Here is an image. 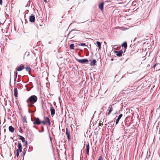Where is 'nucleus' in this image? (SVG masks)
<instances>
[{
  "label": "nucleus",
  "instance_id": "40",
  "mask_svg": "<svg viewBox=\"0 0 160 160\" xmlns=\"http://www.w3.org/2000/svg\"><path fill=\"white\" fill-rule=\"evenodd\" d=\"M33 127L37 128L34 125L33 126Z\"/></svg>",
  "mask_w": 160,
  "mask_h": 160
},
{
  "label": "nucleus",
  "instance_id": "26",
  "mask_svg": "<svg viewBox=\"0 0 160 160\" xmlns=\"http://www.w3.org/2000/svg\"><path fill=\"white\" fill-rule=\"evenodd\" d=\"M26 70L27 71H28L29 72L31 70V69L29 67H27L26 68Z\"/></svg>",
  "mask_w": 160,
  "mask_h": 160
},
{
  "label": "nucleus",
  "instance_id": "43",
  "mask_svg": "<svg viewBox=\"0 0 160 160\" xmlns=\"http://www.w3.org/2000/svg\"><path fill=\"white\" fill-rule=\"evenodd\" d=\"M149 66V64H148L147 66V67H148Z\"/></svg>",
  "mask_w": 160,
  "mask_h": 160
},
{
  "label": "nucleus",
  "instance_id": "12",
  "mask_svg": "<svg viewBox=\"0 0 160 160\" xmlns=\"http://www.w3.org/2000/svg\"><path fill=\"white\" fill-rule=\"evenodd\" d=\"M14 94L15 97H18V90L17 88H15L14 89Z\"/></svg>",
  "mask_w": 160,
  "mask_h": 160
},
{
  "label": "nucleus",
  "instance_id": "13",
  "mask_svg": "<svg viewBox=\"0 0 160 160\" xmlns=\"http://www.w3.org/2000/svg\"><path fill=\"white\" fill-rule=\"evenodd\" d=\"M103 5H104L103 2L101 3L99 5V8L100 9L101 11L103 10Z\"/></svg>",
  "mask_w": 160,
  "mask_h": 160
},
{
  "label": "nucleus",
  "instance_id": "1",
  "mask_svg": "<svg viewBox=\"0 0 160 160\" xmlns=\"http://www.w3.org/2000/svg\"><path fill=\"white\" fill-rule=\"evenodd\" d=\"M38 98L35 95L31 96L26 101L28 104L27 107H33L34 106L33 104L36 102Z\"/></svg>",
  "mask_w": 160,
  "mask_h": 160
},
{
  "label": "nucleus",
  "instance_id": "41",
  "mask_svg": "<svg viewBox=\"0 0 160 160\" xmlns=\"http://www.w3.org/2000/svg\"><path fill=\"white\" fill-rule=\"evenodd\" d=\"M113 59H113V58H112V59H111V61H113Z\"/></svg>",
  "mask_w": 160,
  "mask_h": 160
},
{
  "label": "nucleus",
  "instance_id": "42",
  "mask_svg": "<svg viewBox=\"0 0 160 160\" xmlns=\"http://www.w3.org/2000/svg\"><path fill=\"white\" fill-rule=\"evenodd\" d=\"M20 128L21 131H22V129H21V128Z\"/></svg>",
  "mask_w": 160,
  "mask_h": 160
},
{
  "label": "nucleus",
  "instance_id": "39",
  "mask_svg": "<svg viewBox=\"0 0 160 160\" xmlns=\"http://www.w3.org/2000/svg\"><path fill=\"white\" fill-rule=\"evenodd\" d=\"M45 2H47V0H43Z\"/></svg>",
  "mask_w": 160,
  "mask_h": 160
},
{
  "label": "nucleus",
  "instance_id": "24",
  "mask_svg": "<svg viewBox=\"0 0 160 160\" xmlns=\"http://www.w3.org/2000/svg\"><path fill=\"white\" fill-rule=\"evenodd\" d=\"M78 45H79L81 46H87V45H86L85 43H80L79 44H78Z\"/></svg>",
  "mask_w": 160,
  "mask_h": 160
},
{
  "label": "nucleus",
  "instance_id": "14",
  "mask_svg": "<svg viewBox=\"0 0 160 160\" xmlns=\"http://www.w3.org/2000/svg\"><path fill=\"white\" fill-rule=\"evenodd\" d=\"M45 119L46 122H47L48 125L50 126L51 125V122L49 118L48 117H46Z\"/></svg>",
  "mask_w": 160,
  "mask_h": 160
},
{
  "label": "nucleus",
  "instance_id": "22",
  "mask_svg": "<svg viewBox=\"0 0 160 160\" xmlns=\"http://www.w3.org/2000/svg\"><path fill=\"white\" fill-rule=\"evenodd\" d=\"M23 122H26V123H27V117H26V116H24V117H23Z\"/></svg>",
  "mask_w": 160,
  "mask_h": 160
},
{
  "label": "nucleus",
  "instance_id": "16",
  "mask_svg": "<svg viewBox=\"0 0 160 160\" xmlns=\"http://www.w3.org/2000/svg\"><path fill=\"white\" fill-rule=\"evenodd\" d=\"M8 129L10 132H13L14 131V128L11 126H10L8 128Z\"/></svg>",
  "mask_w": 160,
  "mask_h": 160
},
{
  "label": "nucleus",
  "instance_id": "10",
  "mask_svg": "<svg viewBox=\"0 0 160 160\" xmlns=\"http://www.w3.org/2000/svg\"><path fill=\"white\" fill-rule=\"evenodd\" d=\"M96 61L95 59H93L91 62L90 63V65L91 66H94L96 65Z\"/></svg>",
  "mask_w": 160,
  "mask_h": 160
},
{
  "label": "nucleus",
  "instance_id": "38",
  "mask_svg": "<svg viewBox=\"0 0 160 160\" xmlns=\"http://www.w3.org/2000/svg\"><path fill=\"white\" fill-rule=\"evenodd\" d=\"M89 151H86V153H87V154L88 155H89Z\"/></svg>",
  "mask_w": 160,
  "mask_h": 160
},
{
  "label": "nucleus",
  "instance_id": "35",
  "mask_svg": "<svg viewBox=\"0 0 160 160\" xmlns=\"http://www.w3.org/2000/svg\"><path fill=\"white\" fill-rule=\"evenodd\" d=\"M2 0H0V4L1 5H2Z\"/></svg>",
  "mask_w": 160,
  "mask_h": 160
},
{
  "label": "nucleus",
  "instance_id": "19",
  "mask_svg": "<svg viewBox=\"0 0 160 160\" xmlns=\"http://www.w3.org/2000/svg\"><path fill=\"white\" fill-rule=\"evenodd\" d=\"M122 46L125 49L127 47V43L126 42H124L122 44Z\"/></svg>",
  "mask_w": 160,
  "mask_h": 160
},
{
  "label": "nucleus",
  "instance_id": "31",
  "mask_svg": "<svg viewBox=\"0 0 160 160\" xmlns=\"http://www.w3.org/2000/svg\"><path fill=\"white\" fill-rule=\"evenodd\" d=\"M137 3V2H132V5H136V3Z\"/></svg>",
  "mask_w": 160,
  "mask_h": 160
},
{
  "label": "nucleus",
  "instance_id": "30",
  "mask_svg": "<svg viewBox=\"0 0 160 160\" xmlns=\"http://www.w3.org/2000/svg\"><path fill=\"white\" fill-rule=\"evenodd\" d=\"M98 160H103L102 156H100L99 157Z\"/></svg>",
  "mask_w": 160,
  "mask_h": 160
},
{
  "label": "nucleus",
  "instance_id": "20",
  "mask_svg": "<svg viewBox=\"0 0 160 160\" xmlns=\"http://www.w3.org/2000/svg\"><path fill=\"white\" fill-rule=\"evenodd\" d=\"M18 149L22 148V146L21 143H19V142H18Z\"/></svg>",
  "mask_w": 160,
  "mask_h": 160
},
{
  "label": "nucleus",
  "instance_id": "47",
  "mask_svg": "<svg viewBox=\"0 0 160 160\" xmlns=\"http://www.w3.org/2000/svg\"><path fill=\"white\" fill-rule=\"evenodd\" d=\"M78 50V49H76V50Z\"/></svg>",
  "mask_w": 160,
  "mask_h": 160
},
{
  "label": "nucleus",
  "instance_id": "29",
  "mask_svg": "<svg viewBox=\"0 0 160 160\" xmlns=\"http://www.w3.org/2000/svg\"><path fill=\"white\" fill-rule=\"evenodd\" d=\"M156 68L157 69V70H160V65H158L157 66Z\"/></svg>",
  "mask_w": 160,
  "mask_h": 160
},
{
  "label": "nucleus",
  "instance_id": "3",
  "mask_svg": "<svg viewBox=\"0 0 160 160\" xmlns=\"http://www.w3.org/2000/svg\"><path fill=\"white\" fill-rule=\"evenodd\" d=\"M76 60L78 62L81 63L82 64L83 63H88V60L87 59H76Z\"/></svg>",
  "mask_w": 160,
  "mask_h": 160
},
{
  "label": "nucleus",
  "instance_id": "46",
  "mask_svg": "<svg viewBox=\"0 0 160 160\" xmlns=\"http://www.w3.org/2000/svg\"><path fill=\"white\" fill-rule=\"evenodd\" d=\"M11 82V80H10V83Z\"/></svg>",
  "mask_w": 160,
  "mask_h": 160
},
{
  "label": "nucleus",
  "instance_id": "17",
  "mask_svg": "<svg viewBox=\"0 0 160 160\" xmlns=\"http://www.w3.org/2000/svg\"><path fill=\"white\" fill-rule=\"evenodd\" d=\"M96 44H97V46L98 48L100 50L101 48V42L99 41H97Z\"/></svg>",
  "mask_w": 160,
  "mask_h": 160
},
{
  "label": "nucleus",
  "instance_id": "37",
  "mask_svg": "<svg viewBox=\"0 0 160 160\" xmlns=\"http://www.w3.org/2000/svg\"><path fill=\"white\" fill-rule=\"evenodd\" d=\"M103 124L102 123H101L100 122H99L98 124L99 126H101Z\"/></svg>",
  "mask_w": 160,
  "mask_h": 160
},
{
  "label": "nucleus",
  "instance_id": "2",
  "mask_svg": "<svg viewBox=\"0 0 160 160\" xmlns=\"http://www.w3.org/2000/svg\"><path fill=\"white\" fill-rule=\"evenodd\" d=\"M71 132L70 130L68 128H66V134L68 138V139L69 140H70L71 139Z\"/></svg>",
  "mask_w": 160,
  "mask_h": 160
},
{
  "label": "nucleus",
  "instance_id": "32",
  "mask_svg": "<svg viewBox=\"0 0 160 160\" xmlns=\"http://www.w3.org/2000/svg\"><path fill=\"white\" fill-rule=\"evenodd\" d=\"M22 148L18 149L17 150H18V152H22Z\"/></svg>",
  "mask_w": 160,
  "mask_h": 160
},
{
  "label": "nucleus",
  "instance_id": "44",
  "mask_svg": "<svg viewBox=\"0 0 160 160\" xmlns=\"http://www.w3.org/2000/svg\"><path fill=\"white\" fill-rule=\"evenodd\" d=\"M70 33L68 34V36H69V34H70Z\"/></svg>",
  "mask_w": 160,
  "mask_h": 160
},
{
  "label": "nucleus",
  "instance_id": "18",
  "mask_svg": "<svg viewBox=\"0 0 160 160\" xmlns=\"http://www.w3.org/2000/svg\"><path fill=\"white\" fill-rule=\"evenodd\" d=\"M22 158H23V160L24 159V157L26 153V148H24L23 149V151H22Z\"/></svg>",
  "mask_w": 160,
  "mask_h": 160
},
{
  "label": "nucleus",
  "instance_id": "7",
  "mask_svg": "<svg viewBox=\"0 0 160 160\" xmlns=\"http://www.w3.org/2000/svg\"><path fill=\"white\" fill-rule=\"evenodd\" d=\"M19 137L20 139L22 140V142H24V144L25 145H27L28 142L27 141H25V139L21 135H19Z\"/></svg>",
  "mask_w": 160,
  "mask_h": 160
},
{
  "label": "nucleus",
  "instance_id": "45",
  "mask_svg": "<svg viewBox=\"0 0 160 160\" xmlns=\"http://www.w3.org/2000/svg\"><path fill=\"white\" fill-rule=\"evenodd\" d=\"M159 108H160V105H159Z\"/></svg>",
  "mask_w": 160,
  "mask_h": 160
},
{
  "label": "nucleus",
  "instance_id": "34",
  "mask_svg": "<svg viewBox=\"0 0 160 160\" xmlns=\"http://www.w3.org/2000/svg\"><path fill=\"white\" fill-rule=\"evenodd\" d=\"M115 121H112L109 122H108V123H112L114 122Z\"/></svg>",
  "mask_w": 160,
  "mask_h": 160
},
{
  "label": "nucleus",
  "instance_id": "11",
  "mask_svg": "<svg viewBox=\"0 0 160 160\" xmlns=\"http://www.w3.org/2000/svg\"><path fill=\"white\" fill-rule=\"evenodd\" d=\"M122 114H120L118 116L116 122V125H117L120 119H121V118L122 117Z\"/></svg>",
  "mask_w": 160,
  "mask_h": 160
},
{
  "label": "nucleus",
  "instance_id": "5",
  "mask_svg": "<svg viewBox=\"0 0 160 160\" xmlns=\"http://www.w3.org/2000/svg\"><path fill=\"white\" fill-rule=\"evenodd\" d=\"M35 17L34 15L32 14L31 15L29 18V20L31 22H34L35 21Z\"/></svg>",
  "mask_w": 160,
  "mask_h": 160
},
{
  "label": "nucleus",
  "instance_id": "4",
  "mask_svg": "<svg viewBox=\"0 0 160 160\" xmlns=\"http://www.w3.org/2000/svg\"><path fill=\"white\" fill-rule=\"evenodd\" d=\"M41 122L39 119L38 118H35L33 123L34 125H40L41 124Z\"/></svg>",
  "mask_w": 160,
  "mask_h": 160
},
{
  "label": "nucleus",
  "instance_id": "8",
  "mask_svg": "<svg viewBox=\"0 0 160 160\" xmlns=\"http://www.w3.org/2000/svg\"><path fill=\"white\" fill-rule=\"evenodd\" d=\"M24 66L22 64H21L19 66L17 67L16 68V69L18 71H20L24 69Z\"/></svg>",
  "mask_w": 160,
  "mask_h": 160
},
{
  "label": "nucleus",
  "instance_id": "25",
  "mask_svg": "<svg viewBox=\"0 0 160 160\" xmlns=\"http://www.w3.org/2000/svg\"><path fill=\"white\" fill-rule=\"evenodd\" d=\"M89 143H88V144L86 146V151H89Z\"/></svg>",
  "mask_w": 160,
  "mask_h": 160
},
{
  "label": "nucleus",
  "instance_id": "21",
  "mask_svg": "<svg viewBox=\"0 0 160 160\" xmlns=\"http://www.w3.org/2000/svg\"><path fill=\"white\" fill-rule=\"evenodd\" d=\"M74 44H71L70 45V48L71 49H73L74 48Z\"/></svg>",
  "mask_w": 160,
  "mask_h": 160
},
{
  "label": "nucleus",
  "instance_id": "9",
  "mask_svg": "<svg viewBox=\"0 0 160 160\" xmlns=\"http://www.w3.org/2000/svg\"><path fill=\"white\" fill-rule=\"evenodd\" d=\"M116 53H117L116 55L118 57H120L122 56L123 52L122 50H120L118 51H115Z\"/></svg>",
  "mask_w": 160,
  "mask_h": 160
},
{
  "label": "nucleus",
  "instance_id": "36",
  "mask_svg": "<svg viewBox=\"0 0 160 160\" xmlns=\"http://www.w3.org/2000/svg\"><path fill=\"white\" fill-rule=\"evenodd\" d=\"M41 122L44 124L45 125L46 124V122L44 121H43Z\"/></svg>",
  "mask_w": 160,
  "mask_h": 160
},
{
  "label": "nucleus",
  "instance_id": "23",
  "mask_svg": "<svg viewBox=\"0 0 160 160\" xmlns=\"http://www.w3.org/2000/svg\"><path fill=\"white\" fill-rule=\"evenodd\" d=\"M109 108H110V109H109V112L108 113V114H109L111 113V112L113 110V109H112V106L111 107H109Z\"/></svg>",
  "mask_w": 160,
  "mask_h": 160
},
{
  "label": "nucleus",
  "instance_id": "27",
  "mask_svg": "<svg viewBox=\"0 0 160 160\" xmlns=\"http://www.w3.org/2000/svg\"><path fill=\"white\" fill-rule=\"evenodd\" d=\"M158 65H160V63H156L152 67V68H154L156 66H158Z\"/></svg>",
  "mask_w": 160,
  "mask_h": 160
},
{
  "label": "nucleus",
  "instance_id": "28",
  "mask_svg": "<svg viewBox=\"0 0 160 160\" xmlns=\"http://www.w3.org/2000/svg\"><path fill=\"white\" fill-rule=\"evenodd\" d=\"M16 156L17 157H18L19 155V152H18V150H16Z\"/></svg>",
  "mask_w": 160,
  "mask_h": 160
},
{
  "label": "nucleus",
  "instance_id": "15",
  "mask_svg": "<svg viewBox=\"0 0 160 160\" xmlns=\"http://www.w3.org/2000/svg\"><path fill=\"white\" fill-rule=\"evenodd\" d=\"M14 73L15 74V75L14 76V84L16 83V80L17 77L18 72H14Z\"/></svg>",
  "mask_w": 160,
  "mask_h": 160
},
{
  "label": "nucleus",
  "instance_id": "33",
  "mask_svg": "<svg viewBox=\"0 0 160 160\" xmlns=\"http://www.w3.org/2000/svg\"><path fill=\"white\" fill-rule=\"evenodd\" d=\"M42 131H39V132H43L44 131V128H43V127L42 126Z\"/></svg>",
  "mask_w": 160,
  "mask_h": 160
},
{
  "label": "nucleus",
  "instance_id": "6",
  "mask_svg": "<svg viewBox=\"0 0 160 160\" xmlns=\"http://www.w3.org/2000/svg\"><path fill=\"white\" fill-rule=\"evenodd\" d=\"M50 112L52 116L54 115L55 113V110L52 104L50 105Z\"/></svg>",
  "mask_w": 160,
  "mask_h": 160
}]
</instances>
